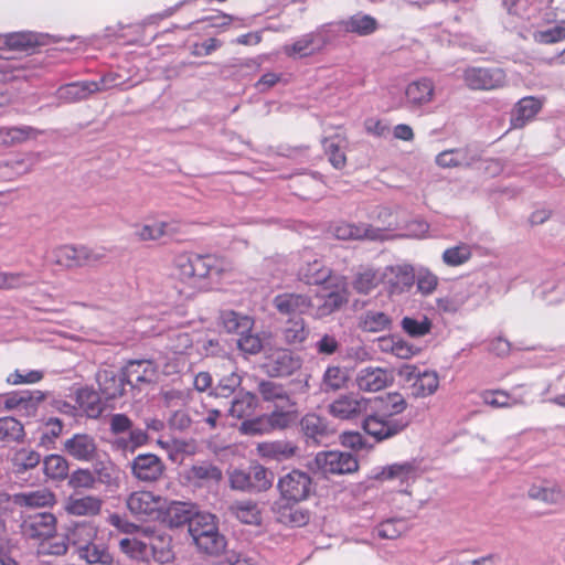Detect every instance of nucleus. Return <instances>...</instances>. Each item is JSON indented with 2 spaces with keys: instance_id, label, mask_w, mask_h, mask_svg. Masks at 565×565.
Listing matches in <instances>:
<instances>
[{
  "instance_id": "nucleus-1",
  "label": "nucleus",
  "mask_w": 565,
  "mask_h": 565,
  "mask_svg": "<svg viewBox=\"0 0 565 565\" xmlns=\"http://www.w3.org/2000/svg\"><path fill=\"white\" fill-rule=\"evenodd\" d=\"M232 271V264L216 255L181 253L173 258L171 277L179 292L191 297L198 291L209 290L220 285Z\"/></svg>"
},
{
  "instance_id": "nucleus-2",
  "label": "nucleus",
  "mask_w": 565,
  "mask_h": 565,
  "mask_svg": "<svg viewBox=\"0 0 565 565\" xmlns=\"http://www.w3.org/2000/svg\"><path fill=\"white\" fill-rule=\"evenodd\" d=\"M180 371V361L175 363L167 362L159 356L152 360H135L130 361L124 371L126 383L136 385L139 383H150L156 380L159 372L164 374H173Z\"/></svg>"
},
{
  "instance_id": "nucleus-3",
  "label": "nucleus",
  "mask_w": 565,
  "mask_h": 565,
  "mask_svg": "<svg viewBox=\"0 0 565 565\" xmlns=\"http://www.w3.org/2000/svg\"><path fill=\"white\" fill-rule=\"evenodd\" d=\"M105 256L104 247L64 245L52 252V260L67 268L94 265Z\"/></svg>"
},
{
  "instance_id": "nucleus-4",
  "label": "nucleus",
  "mask_w": 565,
  "mask_h": 565,
  "mask_svg": "<svg viewBox=\"0 0 565 565\" xmlns=\"http://www.w3.org/2000/svg\"><path fill=\"white\" fill-rule=\"evenodd\" d=\"M397 375L407 384L415 397L433 395L439 387V376L436 371L422 370L414 364H403Z\"/></svg>"
},
{
  "instance_id": "nucleus-5",
  "label": "nucleus",
  "mask_w": 565,
  "mask_h": 565,
  "mask_svg": "<svg viewBox=\"0 0 565 565\" xmlns=\"http://www.w3.org/2000/svg\"><path fill=\"white\" fill-rule=\"evenodd\" d=\"M166 507V498L151 491H136L127 500V508L141 520L159 521Z\"/></svg>"
},
{
  "instance_id": "nucleus-6",
  "label": "nucleus",
  "mask_w": 565,
  "mask_h": 565,
  "mask_svg": "<svg viewBox=\"0 0 565 565\" xmlns=\"http://www.w3.org/2000/svg\"><path fill=\"white\" fill-rule=\"evenodd\" d=\"M331 25L303 34L291 44L282 46V53L292 58H302L316 54L330 42Z\"/></svg>"
},
{
  "instance_id": "nucleus-7",
  "label": "nucleus",
  "mask_w": 565,
  "mask_h": 565,
  "mask_svg": "<svg viewBox=\"0 0 565 565\" xmlns=\"http://www.w3.org/2000/svg\"><path fill=\"white\" fill-rule=\"evenodd\" d=\"M359 467L358 460L349 452L321 451L315 457L311 468L328 475H343L355 471Z\"/></svg>"
},
{
  "instance_id": "nucleus-8",
  "label": "nucleus",
  "mask_w": 565,
  "mask_h": 565,
  "mask_svg": "<svg viewBox=\"0 0 565 565\" xmlns=\"http://www.w3.org/2000/svg\"><path fill=\"white\" fill-rule=\"evenodd\" d=\"M277 488L284 500L298 503L309 497L312 490V480L307 472L292 470L279 478Z\"/></svg>"
},
{
  "instance_id": "nucleus-9",
  "label": "nucleus",
  "mask_w": 565,
  "mask_h": 565,
  "mask_svg": "<svg viewBox=\"0 0 565 565\" xmlns=\"http://www.w3.org/2000/svg\"><path fill=\"white\" fill-rule=\"evenodd\" d=\"M463 82L475 90H491L505 86L507 75L499 67H468L463 72Z\"/></svg>"
},
{
  "instance_id": "nucleus-10",
  "label": "nucleus",
  "mask_w": 565,
  "mask_h": 565,
  "mask_svg": "<svg viewBox=\"0 0 565 565\" xmlns=\"http://www.w3.org/2000/svg\"><path fill=\"white\" fill-rule=\"evenodd\" d=\"M115 75L108 74L104 76L100 82H75L61 86L57 89L58 99L65 103H74L87 98L95 92L109 89L117 86Z\"/></svg>"
},
{
  "instance_id": "nucleus-11",
  "label": "nucleus",
  "mask_w": 565,
  "mask_h": 565,
  "mask_svg": "<svg viewBox=\"0 0 565 565\" xmlns=\"http://www.w3.org/2000/svg\"><path fill=\"white\" fill-rule=\"evenodd\" d=\"M406 426L407 423L402 417L385 416V412L369 415L363 422L364 431L377 441L397 435Z\"/></svg>"
},
{
  "instance_id": "nucleus-12",
  "label": "nucleus",
  "mask_w": 565,
  "mask_h": 565,
  "mask_svg": "<svg viewBox=\"0 0 565 565\" xmlns=\"http://www.w3.org/2000/svg\"><path fill=\"white\" fill-rule=\"evenodd\" d=\"M302 365V359L294 352L279 349L266 358L265 371L270 376L286 377L292 375Z\"/></svg>"
},
{
  "instance_id": "nucleus-13",
  "label": "nucleus",
  "mask_w": 565,
  "mask_h": 565,
  "mask_svg": "<svg viewBox=\"0 0 565 565\" xmlns=\"http://www.w3.org/2000/svg\"><path fill=\"white\" fill-rule=\"evenodd\" d=\"M132 476L145 483L159 481L164 471L166 466L161 458L154 454H140L130 462Z\"/></svg>"
},
{
  "instance_id": "nucleus-14",
  "label": "nucleus",
  "mask_w": 565,
  "mask_h": 565,
  "mask_svg": "<svg viewBox=\"0 0 565 565\" xmlns=\"http://www.w3.org/2000/svg\"><path fill=\"white\" fill-rule=\"evenodd\" d=\"M415 267L411 264L387 266L383 270L384 284L391 295H402L412 289L415 284Z\"/></svg>"
},
{
  "instance_id": "nucleus-15",
  "label": "nucleus",
  "mask_w": 565,
  "mask_h": 565,
  "mask_svg": "<svg viewBox=\"0 0 565 565\" xmlns=\"http://www.w3.org/2000/svg\"><path fill=\"white\" fill-rule=\"evenodd\" d=\"M371 399L360 396L356 393L340 395L329 404V413L339 419H352L364 414L370 406Z\"/></svg>"
},
{
  "instance_id": "nucleus-16",
  "label": "nucleus",
  "mask_w": 565,
  "mask_h": 565,
  "mask_svg": "<svg viewBox=\"0 0 565 565\" xmlns=\"http://www.w3.org/2000/svg\"><path fill=\"white\" fill-rule=\"evenodd\" d=\"M419 476L418 468L412 462L393 463L385 467H376L372 470L371 477L379 481H398L401 486H405L403 492H407V488Z\"/></svg>"
},
{
  "instance_id": "nucleus-17",
  "label": "nucleus",
  "mask_w": 565,
  "mask_h": 565,
  "mask_svg": "<svg viewBox=\"0 0 565 565\" xmlns=\"http://www.w3.org/2000/svg\"><path fill=\"white\" fill-rule=\"evenodd\" d=\"M329 285L334 287V289L317 297L322 302L315 308L312 316L316 319L331 315L348 302L347 280L344 277H337Z\"/></svg>"
},
{
  "instance_id": "nucleus-18",
  "label": "nucleus",
  "mask_w": 565,
  "mask_h": 565,
  "mask_svg": "<svg viewBox=\"0 0 565 565\" xmlns=\"http://www.w3.org/2000/svg\"><path fill=\"white\" fill-rule=\"evenodd\" d=\"M393 382V371L379 366L362 367L355 376L358 388L370 393L382 391L392 385Z\"/></svg>"
},
{
  "instance_id": "nucleus-19",
  "label": "nucleus",
  "mask_w": 565,
  "mask_h": 565,
  "mask_svg": "<svg viewBox=\"0 0 565 565\" xmlns=\"http://www.w3.org/2000/svg\"><path fill=\"white\" fill-rule=\"evenodd\" d=\"M21 530L23 535L29 539L44 541L55 534L56 519L47 512L30 514L23 519Z\"/></svg>"
},
{
  "instance_id": "nucleus-20",
  "label": "nucleus",
  "mask_w": 565,
  "mask_h": 565,
  "mask_svg": "<svg viewBox=\"0 0 565 565\" xmlns=\"http://www.w3.org/2000/svg\"><path fill=\"white\" fill-rule=\"evenodd\" d=\"M527 498L548 507L565 504V490L556 482L550 480L535 481L527 488Z\"/></svg>"
},
{
  "instance_id": "nucleus-21",
  "label": "nucleus",
  "mask_w": 565,
  "mask_h": 565,
  "mask_svg": "<svg viewBox=\"0 0 565 565\" xmlns=\"http://www.w3.org/2000/svg\"><path fill=\"white\" fill-rule=\"evenodd\" d=\"M331 234L338 239H370L377 241L383 237L382 231L373 225L361 223H337L331 227Z\"/></svg>"
},
{
  "instance_id": "nucleus-22",
  "label": "nucleus",
  "mask_w": 565,
  "mask_h": 565,
  "mask_svg": "<svg viewBox=\"0 0 565 565\" xmlns=\"http://www.w3.org/2000/svg\"><path fill=\"white\" fill-rule=\"evenodd\" d=\"M64 450L78 461H93L97 457V444L88 434H75L64 443Z\"/></svg>"
},
{
  "instance_id": "nucleus-23",
  "label": "nucleus",
  "mask_w": 565,
  "mask_h": 565,
  "mask_svg": "<svg viewBox=\"0 0 565 565\" xmlns=\"http://www.w3.org/2000/svg\"><path fill=\"white\" fill-rule=\"evenodd\" d=\"M180 224L175 221L148 220L135 225V236L139 241H157L179 232Z\"/></svg>"
},
{
  "instance_id": "nucleus-24",
  "label": "nucleus",
  "mask_w": 565,
  "mask_h": 565,
  "mask_svg": "<svg viewBox=\"0 0 565 565\" xmlns=\"http://www.w3.org/2000/svg\"><path fill=\"white\" fill-rule=\"evenodd\" d=\"M182 477L189 484L203 487L209 483H218L222 480V471L216 466L203 461L184 469Z\"/></svg>"
},
{
  "instance_id": "nucleus-25",
  "label": "nucleus",
  "mask_w": 565,
  "mask_h": 565,
  "mask_svg": "<svg viewBox=\"0 0 565 565\" xmlns=\"http://www.w3.org/2000/svg\"><path fill=\"white\" fill-rule=\"evenodd\" d=\"M479 160L476 150L463 147L441 151L436 156L435 162L444 169L470 167Z\"/></svg>"
},
{
  "instance_id": "nucleus-26",
  "label": "nucleus",
  "mask_w": 565,
  "mask_h": 565,
  "mask_svg": "<svg viewBox=\"0 0 565 565\" xmlns=\"http://www.w3.org/2000/svg\"><path fill=\"white\" fill-rule=\"evenodd\" d=\"M435 85L429 78L411 82L405 88L406 103L411 108H420L434 100Z\"/></svg>"
},
{
  "instance_id": "nucleus-27",
  "label": "nucleus",
  "mask_w": 565,
  "mask_h": 565,
  "mask_svg": "<svg viewBox=\"0 0 565 565\" xmlns=\"http://www.w3.org/2000/svg\"><path fill=\"white\" fill-rule=\"evenodd\" d=\"M377 348L382 353L392 354L398 359H412L420 349L398 335H387L377 339Z\"/></svg>"
},
{
  "instance_id": "nucleus-28",
  "label": "nucleus",
  "mask_w": 565,
  "mask_h": 565,
  "mask_svg": "<svg viewBox=\"0 0 565 565\" xmlns=\"http://www.w3.org/2000/svg\"><path fill=\"white\" fill-rule=\"evenodd\" d=\"M162 512V518H160L159 521L168 523L172 527H178L185 523L190 524L191 519L196 513L191 503L179 501L168 502L167 499Z\"/></svg>"
},
{
  "instance_id": "nucleus-29",
  "label": "nucleus",
  "mask_w": 565,
  "mask_h": 565,
  "mask_svg": "<svg viewBox=\"0 0 565 565\" xmlns=\"http://www.w3.org/2000/svg\"><path fill=\"white\" fill-rule=\"evenodd\" d=\"M392 326V317L385 311L377 309H367L358 319L359 329L369 333L390 331Z\"/></svg>"
},
{
  "instance_id": "nucleus-30",
  "label": "nucleus",
  "mask_w": 565,
  "mask_h": 565,
  "mask_svg": "<svg viewBox=\"0 0 565 565\" xmlns=\"http://www.w3.org/2000/svg\"><path fill=\"white\" fill-rule=\"evenodd\" d=\"M103 501L95 495H70L64 503L68 514L76 516L97 515L102 510Z\"/></svg>"
},
{
  "instance_id": "nucleus-31",
  "label": "nucleus",
  "mask_w": 565,
  "mask_h": 565,
  "mask_svg": "<svg viewBox=\"0 0 565 565\" xmlns=\"http://www.w3.org/2000/svg\"><path fill=\"white\" fill-rule=\"evenodd\" d=\"M330 268L318 258L307 259L299 269V278L308 285H323L334 280Z\"/></svg>"
},
{
  "instance_id": "nucleus-32",
  "label": "nucleus",
  "mask_w": 565,
  "mask_h": 565,
  "mask_svg": "<svg viewBox=\"0 0 565 565\" xmlns=\"http://www.w3.org/2000/svg\"><path fill=\"white\" fill-rule=\"evenodd\" d=\"M274 306L282 315H303L312 303L308 296L287 292L276 296Z\"/></svg>"
},
{
  "instance_id": "nucleus-33",
  "label": "nucleus",
  "mask_w": 565,
  "mask_h": 565,
  "mask_svg": "<svg viewBox=\"0 0 565 565\" xmlns=\"http://www.w3.org/2000/svg\"><path fill=\"white\" fill-rule=\"evenodd\" d=\"M330 25L331 28L333 26V24ZM334 26H337L338 31L355 33L360 36H366L376 31L377 22L373 17L369 14L356 13L347 20L334 24Z\"/></svg>"
},
{
  "instance_id": "nucleus-34",
  "label": "nucleus",
  "mask_w": 565,
  "mask_h": 565,
  "mask_svg": "<svg viewBox=\"0 0 565 565\" xmlns=\"http://www.w3.org/2000/svg\"><path fill=\"white\" fill-rule=\"evenodd\" d=\"M296 452L297 446L287 440L265 441L257 445V454L268 460H287L294 457Z\"/></svg>"
},
{
  "instance_id": "nucleus-35",
  "label": "nucleus",
  "mask_w": 565,
  "mask_h": 565,
  "mask_svg": "<svg viewBox=\"0 0 565 565\" xmlns=\"http://www.w3.org/2000/svg\"><path fill=\"white\" fill-rule=\"evenodd\" d=\"M265 416L271 430L285 429L297 419L296 404L292 401L286 404H276L270 414Z\"/></svg>"
},
{
  "instance_id": "nucleus-36",
  "label": "nucleus",
  "mask_w": 565,
  "mask_h": 565,
  "mask_svg": "<svg viewBox=\"0 0 565 565\" xmlns=\"http://www.w3.org/2000/svg\"><path fill=\"white\" fill-rule=\"evenodd\" d=\"M43 395L41 392L21 391L7 397L6 407L15 408L28 415L35 413L38 405L42 402Z\"/></svg>"
},
{
  "instance_id": "nucleus-37",
  "label": "nucleus",
  "mask_w": 565,
  "mask_h": 565,
  "mask_svg": "<svg viewBox=\"0 0 565 565\" xmlns=\"http://www.w3.org/2000/svg\"><path fill=\"white\" fill-rule=\"evenodd\" d=\"M402 210L399 207H390V206H377L371 214V218L376 221L380 226H374L375 228H380L382 231L384 239L386 237L385 231H394L401 230L403 227V221L401 220Z\"/></svg>"
},
{
  "instance_id": "nucleus-38",
  "label": "nucleus",
  "mask_w": 565,
  "mask_h": 565,
  "mask_svg": "<svg viewBox=\"0 0 565 565\" xmlns=\"http://www.w3.org/2000/svg\"><path fill=\"white\" fill-rule=\"evenodd\" d=\"M542 103L535 97H524L515 106L511 118L513 128H522L541 110Z\"/></svg>"
},
{
  "instance_id": "nucleus-39",
  "label": "nucleus",
  "mask_w": 565,
  "mask_h": 565,
  "mask_svg": "<svg viewBox=\"0 0 565 565\" xmlns=\"http://www.w3.org/2000/svg\"><path fill=\"white\" fill-rule=\"evenodd\" d=\"M97 383L103 395L113 399L122 395L126 380L124 374L116 376L113 371L102 370L97 373Z\"/></svg>"
},
{
  "instance_id": "nucleus-40",
  "label": "nucleus",
  "mask_w": 565,
  "mask_h": 565,
  "mask_svg": "<svg viewBox=\"0 0 565 565\" xmlns=\"http://www.w3.org/2000/svg\"><path fill=\"white\" fill-rule=\"evenodd\" d=\"M216 529H218L217 519L209 512H196L189 524V533L194 543Z\"/></svg>"
},
{
  "instance_id": "nucleus-41",
  "label": "nucleus",
  "mask_w": 565,
  "mask_h": 565,
  "mask_svg": "<svg viewBox=\"0 0 565 565\" xmlns=\"http://www.w3.org/2000/svg\"><path fill=\"white\" fill-rule=\"evenodd\" d=\"M322 146L326 154L329 157L330 163L335 169H342L347 163V157L343 152L347 146V140L341 134H335L331 137L322 139Z\"/></svg>"
},
{
  "instance_id": "nucleus-42",
  "label": "nucleus",
  "mask_w": 565,
  "mask_h": 565,
  "mask_svg": "<svg viewBox=\"0 0 565 565\" xmlns=\"http://www.w3.org/2000/svg\"><path fill=\"white\" fill-rule=\"evenodd\" d=\"M13 502L19 507L44 508L52 505L55 502V497L47 489H39L15 494Z\"/></svg>"
},
{
  "instance_id": "nucleus-43",
  "label": "nucleus",
  "mask_w": 565,
  "mask_h": 565,
  "mask_svg": "<svg viewBox=\"0 0 565 565\" xmlns=\"http://www.w3.org/2000/svg\"><path fill=\"white\" fill-rule=\"evenodd\" d=\"M149 556L160 564L172 561L173 552L171 550V539L166 534L148 536Z\"/></svg>"
},
{
  "instance_id": "nucleus-44",
  "label": "nucleus",
  "mask_w": 565,
  "mask_h": 565,
  "mask_svg": "<svg viewBox=\"0 0 565 565\" xmlns=\"http://www.w3.org/2000/svg\"><path fill=\"white\" fill-rule=\"evenodd\" d=\"M411 530V523L406 518H391L382 521L375 527V534L385 540H396Z\"/></svg>"
},
{
  "instance_id": "nucleus-45",
  "label": "nucleus",
  "mask_w": 565,
  "mask_h": 565,
  "mask_svg": "<svg viewBox=\"0 0 565 565\" xmlns=\"http://www.w3.org/2000/svg\"><path fill=\"white\" fill-rule=\"evenodd\" d=\"M231 511L242 523L259 525L262 522V511L258 504L252 500H243L233 503Z\"/></svg>"
},
{
  "instance_id": "nucleus-46",
  "label": "nucleus",
  "mask_w": 565,
  "mask_h": 565,
  "mask_svg": "<svg viewBox=\"0 0 565 565\" xmlns=\"http://www.w3.org/2000/svg\"><path fill=\"white\" fill-rule=\"evenodd\" d=\"M300 425L307 439L312 440L315 444L321 443L328 435V427L324 419L316 414H307L301 419Z\"/></svg>"
},
{
  "instance_id": "nucleus-47",
  "label": "nucleus",
  "mask_w": 565,
  "mask_h": 565,
  "mask_svg": "<svg viewBox=\"0 0 565 565\" xmlns=\"http://www.w3.org/2000/svg\"><path fill=\"white\" fill-rule=\"evenodd\" d=\"M221 321L227 332L238 335L252 331L254 326V321L250 317L235 311H224L221 316Z\"/></svg>"
},
{
  "instance_id": "nucleus-48",
  "label": "nucleus",
  "mask_w": 565,
  "mask_h": 565,
  "mask_svg": "<svg viewBox=\"0 0 565 565\" xmlns=\"http://www.w3.org/2000/svg\"><path fill=\"white\" fill-rule=\"evenodd\" d=\"M348 372L344 367L329 365L321 380V390L324 392H335L344 387L348 381Z\"/></svg>"
},
{
  "instance_id": "nucleus-49",
  "label": "nucleus",
  "mask_w": 565,
  "mask_h": 565,
  "mask_svg": "<svg viewBox=\"0 0 565 565\" xmlns=\"http://www.w3.org/2000/svg\"><path fill=\"white\" fill-rule=\"evenodd\" d=\"M78 557L89 564L109 565L113 557L104 544L95 543L94 541L78 551Z\"/></svg>"
},
{
  "instance_id": "nucleus-50",
  "label": "nucleus",
  "mask_w": 565,
  "mask_h": 565,
  "mask_svg": "<svg viewBox=\"0 0 565 565\" xmlns=\"http://www.w3.org/2000/svg\"><path fill=\"white\" fill-rule=\"evenodd\" d=\"M381 282H384L383 271L366 268L356 275L353 287L359 294L367 295Z\"/></svg>"
},
{
  "instance_id": "nucleus-51",
  "label": "nucleus",
  "mask_w": 565,
  "mask_h": 565,
  "mask_svg": "<svg viewBox=\"0 0 565 565\" xmlns=\"http://www.w3.org/2000/svg\"><path fill=\"white\" fill-rule=\"evenodd\" d=\"M415 284L417 292L423 297L431 296L438 288L439 278L429 268L420 266L415 268Z\"/></svg>"
},
{
  "instance_id": "nucleus-52",
  "label": "nucleus",
  "mask_w": 565,
  "mask_h": 565,
  "mask_svg": "<svg viewBox=\"0 0 565 565\" xmlns=\"http://www.w3.org/2000/svg\"><path fill=\"white\" fill-rule=\"evenodd\" d=\"M96 535V527L90 523L83 522L74 526V529L70 532L67 540L73 546L76 547V552L78 553L81 547H85L95 541Z\"/></svg>"
},
{
  "instance_id": "nucleus-53",
  "label": "nucleus",
  "mask_w": 565,
  "mask_h": 565,
  "mask_svg": "<svg viewBox=\"0 0 565 565\" xmlns=\"http://www.w3.org/2000/svg\"><path fill=\"white\" fill-rule=\"evenodd\" d=\"M308 334L309 330L302 318L289 319L282 328L284 339L291 345L301 344Z\"/></svg>"
},
{
  "instance_id": "nucleus-54",
  "label": "nucleus",
  "mask_w": 565,
  "mask_h": 565,
  "mask_svg": "<svg viewBox=\"0 0 565 565\" xmlns=\"http://www.w3.org/2000/svg\"><path fill=\"white\" fill-rule=\"evenodd\" d=\"M257 405V398L249 392L238 394L232 402L230 415L237 419L253 415Z\"/></svg>"
},
{
  "instance_id": "nucleus-55",
  "label": "nucleus",
  "mask_w": 565,
  "mask_h": 565,
  "mask_svg": "<svg viewBox=\"0 0 565 565\" xmlns=\"http://www.w3.org/2000/svg\"><path fill=\"white\" fill-rule=\"evenodd\" d=\"M40 460V454L29 448H21L17 450L11 458L13 471L15 473H23L26 470L35 468Z\"/></svg>"
},
{
  "instance_id": "nucleus-56",
  "label": "nucleus",
  "mask_w": 565,
  "mask_h": 565,
  "mask_svg": "<svg viewBox=\"0 0 565 565\" xmlns=\"http://www.w3.org/2000/svg\"><path fill=\"white\" fill-rule=\"evenodd\" d=\"M250 492H263L271 488L274 473L260 465L249 467Z\"/></svg>"
},
{
  "instance_id": "nucleus-57",
  "label": "nucleus",
  "mask_w": 565,
  "mask_h": 565,
  "mask_svg": "<svg viewBox=\"0 0 565 565\" xmlns=\"http://www.w3.org/2000/svg\"><path fill=\"white\" fill-rule=\"evenodd\" d=\"M472 256L471 246L460 243L456 246L448 247L441 255L443 263L449 267H458L466 264Z\"/></svg>"
},
{
  "instance_id": "nucleus-58",
  "label": "nucleus",
  "mask_w": 565,
  "mask_h": 565,
  "mask_svg": "<svg viewBox=\"0 0 565 565\" xmlns=\"http://www.w3.org/2000/svg\"><path fill=\"white\" fill-rule=\"evenodd\" d=\"M191 347L192 340L189 333H173L170 339V343L168 344V350L173 355V361L171 363H175L179 360L181 370L185 364L183 355L188 352L189 349H191Z\"/></svg>"
},
{
  "instance_id": "nucleus-59",
  "label": "nucleus",
  "mask_w": 565,
  "mask_h": 565,
  "mask_svg": "<svg viewBox=\"0 0 565 565\" xmlns=\"http://www.w3.org/2000/svg\"><path fill=\"white\" fill-rule=\"evenodd\" d=\"M46 477L53 480H64L68 475V462L61 455H50L43 461Z\"/></svg>"
},
{
  "instance_id": "nucleus-60",
  "label": "nucleus",
  "mask_w": 565,
  "mask_h": 565,
  "mask_svg": "<svg viewBox=\"0 0 565 565\" xmlns=\"http://www.w3.org/2000/svg\"><path fill=\"white\" fill-rule=\"evenodd\" d=\"M466 302V296L459 288H454L447 295L436 298V310L443 313H455Z\"/></svg>"
},
{
  "instance_id": "nucleus-61",
  "label": "nucleus",
  "mask_w": 565,
  "mask_h": 565,
  "mask_svg": "<svg viewBox=\"0 0 565 565\" xmlns=\"http://www.w3.org/2000/svg\"><path fill=\"white\" fill-rule=\"evenodd\" d=\"M24 437L23 425L13 417H0V441L14 443Z\"/></svg>"
},
{
  "instance_id": "nucleus-62",
  "label": "nucleus",
  "mask_w": 565,
  "mask_h": 565,
  "mask_svg": "<svg viewBox=\"0 0 565 565\" xmlns=\"http://www.w3.org/2000/svg\"><path fill=\"white\" fill-rule=\"evenodd\" d=\"M196 547L209 555H218L226 547V540L223 534L220 533L218 529L201 537L194 543Z\"/></svg>"
},
{
  "instance_id": "nucleus-63",
  "label": "nucleus",
  "mask_w": 565,
  "mask_h": 565,
  "mask_svg": "<svg viewBox=\"0 0 565 565\" xmlns=\"http://www.w3.org/2000/svg\"><path fill=\"white\" fill-rule=\"evenodd\" d=\"M259 393L264 401L276 404H286L291 402V398L285 388L275 382L263 381L259 384Z\"/></svg>"
},
{
  "instance_id": "nucleus-64",
  "label": "nucleus",
  "mask_w": 565,
  "mask_h": 565,
  "mask_svg": "<svg viewBox=\"0 0 565 565\" xmlns=\"http://www.w3.org/2000/svg\"><path fill=\"white\" fill-rule=\"evenodd\" d=\"M402 330L412 338H420L428 334L431 330V321L427 317L415 319L404 317L401 321Z\"/></svg>"
}]
</instances>
